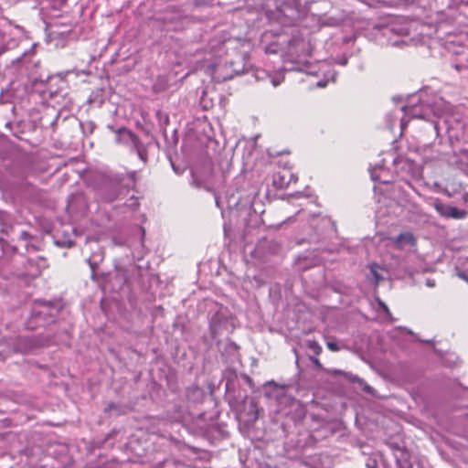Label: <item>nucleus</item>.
Returning a JSON list of instances; mask_svg holds the SVG:
<instances>
[{
  "instance_id": "f257e3e1",
  "label": "nucleus",
  "mask_w": 468,
  "mask_h": 468,
  "mask_svg": "<svg viewBox=\"0 0 468 468\" xmlns=\"http://www.w3.org/2000/svg\"><path fill=\"white\" fill-rule=\"evenodd\" d=\"M400 110L405 112V116L402 117L400 121L401 132H403L407 126V116L410 118L425 119L430 113H432L438 120L433 121L431 126L437 134L444 129L451 141H466L468 139V126L455 115L447 113L449 104L441 98L436 99L431 103L420 99L419 104L403 106Z\"/></svg>"
},
{
  "instance_id": "f03ea898",
  "label": "nucleus",
  "mask_w": 468,
  "mask_h": 468,
  "mask_svg": "<svg viewBox=\"0 0 468 468\" xmlns=\"http://www.w3.org/2000/svg\"><path fill=\"white\" fill-rule=\"evenodd\" d=\"M315 47L313 34L306 28L295 29L291 37H287L286 49L282 55L283 63L288 70L314 74L308 58Z\"/></svg>"
},
{
  "instance_id": "7ed1b4c3",
  "label": "nucleus",
  "mask_w": 468,
  "mask_h": 468,
  "mask_svg": "<svg viewBox=\"0 0 468 468\" xmlns=\"http://www.w3.org/2000/svg\"><path fill=\"white\" fill-rule=\"evenodd\" d=\"M136 172L126 175L101 176L96 186L97 196L101 201L111 203L123 197L135 186Z\"/></svg>"
},
{
  "instance_id": "20e7f679",
  "label": "nucleus",
  "mask_w": 468,
  "mask_h": 468,
  "mask_svg": "<svg viewBox=\"0 0 468 468\" xmlns=\"http://www.w3.org/2000/svg\"><path fill=\"white\" fill-rule=\"evenodd\" d=\"M267 16L281 24L282 27L292 25L302 15L299 0H276L275 8L267 10Z\"/></svg>"
},
{
  "instance_id": "39448f33",
  "label": "nucleus",
  "mask_w": 468,
  "mask_h": 468,
  "mask_svg": "<svg viewBox=\"0 0 468 468\" xmlns=\"http://www.w3.org/2000/svg\"><path fill=\"white\" fill-rule=\"evenodd\" d=\"M112 133H115V142L120 144L129 146L132 150L136 151L138 157L145 162L147 158L146 149L144 144L140 142L139 138L130 130L121 127L117 130L112 125H108Z\"/></svg>"
},
{
  "instance_id": "423d86ee",
  "label": "nucleus",
  "mask_w": 468,
  "mask_h": 468,
  "mask_svg": "<svg viewBox=\"0 0 468 468\" xmlns=\"http://www.w3.org/2000/svg\"><path fill=\"white\" fill-rule=\"evenodd\" d=\"M234 328V317L225 307L220 306L209 322L210 334L213 338L229 332Z\"/></svg>"
},
{
  "instance_id": "0eeeda50",
  "label": "nucleus",
  "mask_w": 468,
  "mask_h": 468,
  "mask_svg": "<svg viewBox=\"0 0 468 468\" xmlns=\"http://www.w3.org/2000/svg\"><path fill=\"white\" fill-rule=\"evenodd\" d=\"M287 36L274 34L272 31H265L261 36L260 46L267 54H276L282 52V56L286 49Z\"/></svg>"
},
{
  "instance_id": "6e6552de",
  "label": "nucleus",
  "mask_w": 468,
  "mask_h": 468,
  "mask_svg": "<svg viewBox=\"0 0 468 468\" xmlns=\"http://www.w3.org/2000/svg\"><path fill=\"white\" fill-rule=\"evenodd\" d=\"M378 33L381 37L388 38V43L391 46L400 47L405 44L404 40L399 38H392V36L395 37H405L410 34V29L407 25H399L392 23L390 25L382 27L378 29Z\"/></svg>"
},
{
  "instance_id": "1a4fd4ad",
  "label": "nucleus",
  "mask_w": 468,
  "mask_h": 468,
  "mask_svg": "<svg viewBox=\"0 0 468 468\" xmlns=\"http://www.w3.org/2000/svg\"><path fill=\"white\" fill-rule=\"evenodd\" d=\"M240 200L239 197H235L234 196H231L230 198L228 200V207L229 208H234L239 211V215L242 216L243 214L249 215L250 219L247 220V218H244L245 220V226L247 229L257 227L260 224V216L253 211L251 213L252 207L250 206L248 208L240 209Z\"/></svg>"
},
{
  "instance_id": "9d476101",
  "label": "nucleus",
  "mask_w": 468,
  "mask_h": 468,
  "mask_svg": "<svg viewBox=\"0 0 468 468\" xmlns=\"http://www.w3.org/2000/svg\"><path fill=\"white\" fill-rule=\"evenodd\" d=\"M434 209L443 218L461 219L466 216V211L458 209L455 207L442 203L440 199H435L432 204Z\"/></svg>"
},
{
  "instance_id": "9b49d317",
  "label": "nucleus",
  "mask_w": 468,
  "mask_h": 468,
  "mask_svg": "<svg viewBox=\"0 0 468 468\" xmlns=\"http://www.w3.org/2000/svg\"><path fill=\"white\" fill-rule=\"evenodd\" d=\"M75 236V229L71 226H67V229L61 232H57L54 236L55 244L62 248L72 247L75 243L73 237Z\"/></svg>"
},
{
  "instance_id": "f8f14e48",
  "label": "nucleus",
  "mask_w": 468,
  "mask_h": 468,
  "mask_svg": "<svg viewBox=\"0 0 468 468\" xmlns=\"http://www.w3.org/2000/svg\"><path fill=\"white\" fill-rule=\"evenodd\" d=\"M393 164L398 169L407 171L411 177L419 178L421 175L420 167L414 162L405 158H394Z\"/></svg>"
},
{
  "instance_id": "ddd939ff",
  "label": "nucleus",
  "mask_w": 468,
  "mask_h": 468,
  "mask_svg": "<svg viewBox=\"0 0 468 468\" xmlns=\"http://www.w3.org/2000/svg\"><path fill=\"white\" fill-rule=\"evenodd\" d=\"M369 173L371 179L380 184H389L393 180V176L382 164H377L373 167L370 166Z\"/></svg>"
},
{
  "instance_id": "4468645a",
  "label": "nucleus",
  "mask_w": 468,
  "mask_h": 468,
  "mask_svg": "<svg viewBox=\"0 0 468 468\" xmlns=\"http://www.w3.org/2000/svg\"><path fill=\"white\" fill-rule=\"evenodd\" d=\"M284 71H289L287 69H286V64L283 63V67L281 68L280 69L276 70V71H271V72H266L264 70H258L257 73H256V78L258 80H263L264 77H268L271 82V84L274 86V87H277L279 86L284 80Z\"/></svg>"
},
{
  "instance_id": "2eb2a0df",
  "label": "nucleus",
  "mask_w": 468,
  "mask_h": 468,
  "mask_svg": "<svg viewBox=\"0 0 468 468\" xmlns=\"http://www.w3.org/2000/svg\"><path fill=\"white\" fill-rule=\"evenodd\" d=\"M393 457L398 468H412L410 454L408 451L401 448H396L393 450Z\"/></svg>"
},
{
  "instance_id": "dca6fc26",
  "label": "nucleus",
  "mask_w": 468,
  "mask_h": 468,
  "mask_svg": "<svg viewBox=\"0 0 468 468\" xmlns=\"http://www.w3.org/2000/svg\"><path fill=\"white\" fill-rule=\"evenodd\" d=\"M394 243L398 248L400 249L406 245L414 246L415 238L411 232H403L394 239Z\"/></svg>"
},
{
  "instance_id": "f3484780",
  "label": "nucleus",
  "mask_w": 468,
  "mask_h": 468,
  "mask_svg": "<svg viewBox=\"0 0 468 468\" xmlns=\"http://www.w3.org/2000/svg\"><path fill=\"white\" fill-rule=\"evenodd\" d=\"M384 269L379 265L372 263L369 265V273L367 274V278L375 284H378V282L384 279Z\"/></svg>"
},
{
  "instance_id": "a211bd4d",
  "label": "nucleus",
  "mask_w": 468,
  "mask_h": 468,
  "mask_svg": "<svg viewBox=\"0 0 468 468\" xmlns=\"http://www.w3.org/2000/svg\"><path fill=\"white\" fill-rule=\"evenodd\" d=\"M280 182H277V179H274V183L278 184L280 187L287 186L292 180L296 181V177L291 174L289 171H284L282 175L279 176Z\"/></svg>"
},
{
  "instance_id": "6ab92c4d",
  "label": "nucleus",
  "mask_w": 468,
  "mask_h": 468,
  "mask_svg": "<svg viewBox=\"0 0 468 468\" xmlns=\"http://www.w3.org/2000/svg\"><path fill=\"white\" fill-rule=\"evenodd\" d=\"M225 43L226 41L218 42L216 40H212L209 42L210 51L213 53L215 57H220L224 53Z\"/></svg>"
},
{
  "instance_id": "aec40b11",
  "label": "nucleus",
  "mask_w": 468,
  "mask_h": 468,
  "mask_svg": "<svg viewBox=\"0 0 468 468\" xmlns=\"http://www.w3.org/2000/svg\"><path fill=\"white\" fill-rule=\"evenodd\" d=\"M293 406L296 407L295 416L293 417L295 421L302 420L305 416V409L300 405L298 402L294 403Z\"/></svg>"
},
{
  "instance_id": "412c9836",
  "label": "nucleus",
  "mask_w": 468,
  "mask_h": 468,
  "mask_svg": "<svg viewBox=\"0 0 468 468\" xmlns=\"http://www.w3.org/2000/svg\"><path fill=\"white\" fill-rule=\"evenodd\" d=\"M329 74H330V78L326 77V80H319L317 82V87L319 88H324L328 81L331 80L332 82H335V78H336V73L335 71H329Z\"/></svg>"
},
{
  "instance_id": "4be33fe9",
  "label": "nucleus",
  "mask_w": 468,
  "mask_h": 468,
  "mask_svg": "<svg viewBox=\"0 0 468 468\" xmlns=\"http://www.w3.org/2000/svg\"><path fill=\"white\" fill-rule=\"evenodd\" d=\"M377 303H378V304L379 308H380V309L383 311V313L385 314V315H386L387 317L391 318V314H390L389 309H388V307L387 306V304H386L384 302H382L379 298H377Z\"/></svg>"
},
{
  "instance_id": "5701e85b",
  "label": "nucleus",
  "mask_w": 468,
  "mask_h": 468,
  "mask_svg": "<svg viewBox=\"0 0 468 468\" xmlns=\"http://www.w3.org/2000/svg\"><path fill=\"white\" fill-rule=\"evenodd\" d=\"M112 411H114L116 415L122 414V410H121L120 407L117 406L116 404H114V403H110L105 408V412H112Z\"/></svg>"
},
{
  "instance_id": "b1692460",
  "label": "nucleus",
  "mask_w": 468,
  "mask_h": 468,
  "mask_svg": "<svg viewBox=\"0 0 468 468\" xmlns=\"http://www.w3.org/2000/svg\"><path fill=\"white\" fill-rule=\"evenodd\" d=\"M326 346H327L328 349H330L331 351L335 352V351L339 350V346H338L337 343H335V342L328 341L326 343Z\"/></svg>"
},
{
  "instance_id": "393cba45",
  "label": "nucleus",
  "mask_w": 468,
  "mask_h": 468,
  "mask_svg": "<svg viewBox=\"0 0 468 468\" xmlns=\"http://www.w3.org/2000/svg\"><path fill=\"white\" fill-rule=\"evenodd\" d=\"M309 346L310 348L314 349L316 354H319L322 349L321 346L315 342L311 343Z\"/></svg>"
},
{
  "instance_id": "a878e982",
  "label": "nucleus",
  "mask_w": 468,
  "mask_h": 468,
  "mask_svg": "<svg viewBox=\"0 0 468 468\" xmlns=\"http://www.w3.org/2000/svg\"><path fill=\"white\" fill-rule=\"evenodd\" d=\"M454 68H455L457 70H461V69H463L468 68V60H467V63H463V62L455 63V64H454Z\"/></svg>"
},
{
  "instance_id": "bb28decb",
  "label": "nucleus",
  "mask_w": 468,
  "mask_h": 468,
  "mask_svg": "<svg viewBox=\"0 0 468 468\" xmlns=\"http://www.w3.org/2000/svg\"><path fill=\"white\" fill-rule=\"evenodd\" d=\"M117 275H118V276H119V275H121V276H122V277L120 278V284H121V285H122V284L126 282L127 277H126L123 273H122L121 269H118V270H117Z\"/></svg>"
},
{
  "instance_id": "cd10ccee",
  "label": "nucleus",
  "mask_w": 468,
  "mask_h": 468,
  "mask_svg": "<svg viewBox=\"0 0 468 468\" xmlns=\"http://www.w3.org/2000/svg\"><path fill=\"white\" fill-rule=\"evenodd\" d=\"M213 0H194L196 5H208Z\"/></svg>"
},
{
  "instance_id": "c85d7f7f",
  "label": "nucleus",
  "mask_w": 468,
  "mask_h": 468,
  "mask_svg": "<svg viewBox=\"0 0 468 468\" xmlns=\"http://www.w3.org/2000/svg\"><path fill=\"white\" fill-rule=\"evenodd\" d=\"M87 262L89 263L92 271H94V270L97 268V265H98L97 262L93 261L91 259H87Z\"/></svg>"
},
{
  "instance_id": "c756f323",
  "label": "nucleus",
  "mask_w": 468,
  "mask_h": 468,
  "mask_svg": "<svg viewBox=\"0 0 468 468\" xmlns=\"http://www.w3.org/2000/svg\"><path fill=\"white\" fill-rule=\"evenodd\" d=\"M339 65L346 66L347 64V58L343 57L336 61Z\"/></svg>"
},
{
  "instance_id": "7c9ffc66",
  "label": "nucleus",
  "mask_w": 468,
  "mask_h": 468,
  "mask_svg": "<svg viewBox=\"0 0 468 468\" xmlns=\"http://www.w3.org/2000/svg\"><path fill=\"white\" fill-rule=\"evenodd\" d=\"M425 283L428 287H431V288L435 286V282H434V280H431V279H427Z\"/></svg>"
},
{
  "instance_id": "2f4dec72",
  "label": "nucleus",
  "mask_w": 468,
  "mask_h": 468,
  "mask_svg": "<svg viewBox=\"0 0 468 468\" xmlns=\"http://www.w3.org/2000/svg\"><path fill=\"white\" fill-rule=\"evenodd\" d=\"M132 199H133V203H132V204H130L129 206H130L131 207H133V208L137 207H138V205H139V204H138V202H137V200H136V199H133V197H132Z\"/></svg>"
},
{
  "instance_id": "473e14b6",
  "label": "nucleus",
  "mask_w": 468,
  "mask_h": 468,
  "mask_svg": "<svg viewBox=\"0 0 468 468\" xmlns=\"http://www.w3.org/2000/svg\"><path fill=\"white\" fill-rule=\"evenodd\" d=\"M458 276H459L460 278H462V279L465 280V281H467V280H468L466 273H465V272H463V271H460V272H458Z\"/></svg>"
},
{
  "instance_id": "72a5a7b5",
  "label": "nucleus",
  "mask_w": 468,
  "mask_h": 468,
  "mask_svg": "<svg viewBox=\"0 0 468 468\" xmlns=\"http://www.w3.org/2000/svg\"><path fill=\"white\" fill-rule=\"evenodd\" d=\"M215 201H216V205H217V207H221V200H220V197H217V196H216V197H215Z\"/></svg>"
},
{
  "instance_id": "f704fd0d",
  "label": "nucleus",
  "mask_w": 468,
  "mask_h": 468,
  "mask_svg": "<svg viewBox=\"0 0 468 468\" xmlns=\"http://www.w3.org/2000/svg\"><path fill=\"white\" fill-rule=\"evenodd\" d=\"M364 390L367 393H372V388L368 385H365Z\"/></svg>"
},
{
  "instance_id": "c9c22d12",
  "label": "nucleus",
  "mask_w": 468,
  "mask_h": 468,
  "mask_svg": "<svg viewBox=\"0 0 468 468\" xmlns=\"http://www.w3.org/2000/svg\"><path fill=\"white\" fill-rule=\"evenodd\" d=\"M88 101H89L90 103H92V102H94V101H95V99H94L92 96H90V97L89 98Z\"/></svg>"
},
{
  "instance_id": "e433bc0d",
  "label": "nucleus",
  "mask_w": 468,
  "mask_h": 468,
  "mask_svg": "<svg viewBox=\"0 0 468 468\" xmlns=\"http://www.w3.org/2000/svg\"><path fill=\"white\" fill-rule=\"evenodd\" d=\"M229 346L232 347L234 350L238 349L237 345H235L234 343H232Z\"/></svg>"
},
{
  "instance_id": "4c0bfd02",
  "label": "nucleus",
  "mask_w": 468,
  "mask_h": 468,
  "mask_svg": "<svg viewBox=\"0 0 468 468\" xmlns=\"http://www.w3.org/2000/svg\"><path fill=\"white\" fill-rule=\"evenodd\" d=\"M195 391L197 392L198 394L201 393V390L198 388H195Z\"/></svg>"
},
{
  "instance_id": "58836bf2",
  "label": "nucleus",
  "mask_w": 468,
  "mask_h": 468,
  "mask_svg": "<svg viewBox=\"0 0 468 468\" xmlns=\"http://www.w3.org/2000/svg\"><path fill=\"white\" fill-rule=\"evenodd\" d=\"M314 363H315V365L320 366V363H319V360H318V359H315V360H314Z\"/></svg>"
},
{
  "instance_id": "ea45409f",
  "label": "nucleus",
  "mask_w": 468,
  "mask_h": 468,
  "mask_svg": "<svg viewBox=\"0 0 468 468\" xmlns=\"http://www.w3.org/2000/svg\"><path fill=\"white\" fill-rule=\"evenodd\" d=\"M404 330L407 331L408 334H412L410 330H408V329H405V328H404Z\"/></svg>"
},
{
  "instance_id": "a19ab883",
  "label": "nucleus",
  "mask_w": 468,
  "mask_h": 468,
  "mask_svg": "<svg viewBox=\"0 0 468 468\" xmlns=\"http://www.w3.org/2000/svg\"><path fill=\"white\" fill-rule=\"evenodd\" d=\"M367 467H368V468H371V467H372V464H368V463H367Z\"/></svg>"
},
{
  "instance_id": "79ce46f5",
  "label": "nucleus",
  "mask_w": 468,
  "mask_h": 468,
  "mask_svg": "<svg viewBox=\"0 0 468 468\" xmlns=\"http://www.w3.org/2000/svg\"><path fill=\"white\" fill-rule=\"evenodd\" d=\"M367 467H368V468H371V467H372V464H368V463H367Z\"/></svg>"
}]
</instances>
